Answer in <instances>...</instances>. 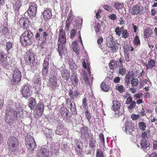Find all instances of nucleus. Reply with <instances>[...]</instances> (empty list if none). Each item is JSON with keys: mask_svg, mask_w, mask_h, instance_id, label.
I'll return each mask as SVG.
<instances>
[{"mask_svg": "<svg viewBox=\"0 0 157 157\" xmlns=\"http://www.w3.org/2000/svg\"><path fill=\"white\" fill-rule=\"evenodd\" d=\"M76 41H74L72 44V46H74L73 47H72V49L74 50V51L75 52V53L78 54H79V49L78 48L76 45Z\"/></svg>", "mask_w": 157, "mask_h": 157, "instance_id": "obj_47", "label": "nucleus"}, {"mask_svg": "<svg viewBox=\"0 0 157 157\" xmlns=\"http://www.w3.org/2000/svg\"><path fill=\"white\" fill-rule=\"evenodd\" d=\"M31 87L29 84L24 85L22 88L21 93L23 96L26 98L30 97L32 94Z\"/></svg>", "mask_w": 157, "mask_h": 157, "instance_id": "obj_8", "label": "nucleus"}, {"mask_svg": "<svg viewBox=\"0 0 157 157\" xmlns=\"http://www.w3.org/2000/svg\"><path fill=\"white\" fill-rule=\"evenodd\" d=\"M33 35V34L30 29L25 31L20 37L21 44L25 47L31 45Z\"/></svg>", "mask_w": 157, "mask_h": 157, "instance_id": "obj_1", "label": "nucleus"}, {"mask_svg": "<svg viewBox=\"0 0 157 157\" xmlns=\"http://www.w3.org/2000/svg\"><path fill=\"white\" fill-rule=\"evenodd\" d=\"M124 59L121 57H120L119 59L116 61L117 66L119 67H123V63L124 62Z\"/></svg>", "mask_w": 157, "mask_h": 157, "instance_id": "obj_46", "label": "nucleus"}, {"mask_svg": "<svg viewBox=\"0 0 157 157\" xmlns=\"http://www.w3.org/2000/svg\"><path fill=\"white\" fill-rule=\"evenodd\" d=\"M43 112L40 110H37L36 109H35L34 116L36 118L40 117L43 113Z\"/></svg>", "mask_w": 157, "mask_h": 157, "instance_id": "obj_41", "label": "nucleus"}, {"mask_svg": "<svg viewBox=\"0 0 157 157\" xmlns=\"http://www.w3.org/2000/svg\"><path fill=\"white\" fill-rule=\"evenodd\" d=\"M59 150V145L58 144H52L50 150L51 152L56 153V151Z\"/></svg>", "mask_w": 157, "mask_h": 157, "instance_id": "obj_32", "label": "nucleus"}, {"mask_svg": "<svg viewBox=\"0 0 157 157\" xmlns=\"http://www.w3.org/2000/svg\"><path fill=\"white\" fill-rule=\"evenodd\" d=\"M18 23L21 28L26 30H28L31 24L30 21L29 19L25 17L21 18L19 21Z\"/></svg>", "mask_w": 157, "mask_h": 157, "instance_id": "obj_9", "label": "nucleus"}, {"mask_svg": "<svg viewBox=\"0 0 157 157\" xmlns=\"http://www.w3.org/2000/svg\"><path fill=\"white\" fill-rule=\"evenodd\" d=\"M141 148L146 153H149L150 151V143L146 139H142L140 141Z\"/></svg>", "mask_w": 157, "mask_h": 157, "instance_id": "obj_10", "label": "nucleus"}, {"mask_svg": "<svg viewBox=\"0 0 157 157\" xmlns=\"http://www.w3.org/2000/svg\"><path fill=\"white\" fill-rule=\"evenodd\" d=\"M108 17L111 20L113 21H115L117 19L116 15L113 13L109 15Z\"/></svg>", "mask_w": 157, "mask_h": 157, "instance_id": "obj_64", "label": "nucleus"}, {"mask_svg": "<svg viewBox=\"0 0 157 157\" xmlns=\"http://www.w3.org/2000/svg\"><path fill=\"white\" fill-rule=\"evenodd\" d=\"M25 144L28 149L33 150L35 148L36 145L34 138L32 136H30L29 138L26 139Z\"/></svg>", "mask_w": 157, "mask_h": 157, "instance_id": "obj_11", "label": "nucleus"}, {"mask_svg": "<svg viewBox=\"0 0 157 157\" xmlns=\"http://www.w3.org/2000/svg\"><path fill=\"white\" fill-rule=\"evenodd\" d=\"M71 79L72 84L74 86L77 85L78 79L76 76H72L71 77Z\"/></svg>", "mask_w": 157, "mask_h": 157, "instance_id": "obj_39", "label": "nucleus"}, {"mask_svg": "<svg viewBox=\"0 0 157 157\" xmlns=\"http://www.w3.org/2000/svg\"><path fill=\"white\" fill-rule=\"evenodd\" d=\"M112 36H109L106 39L107 46L111 48V50L113 52H116L118 49L117 45L113 40Z\"/></svg>", "mask_w": 157, "mask_h": 157, "instance_id": "obj_6", "label": "nucleus"}, {"mask_svg": "<svg viewBox=\"0 0 157 157\" xmlns=\"http://www.w3.org/2000/svg\"><path fill=\"white\" fill-rule=\"evenodd\" d=\"M139 81L137 78H133L131 81V83L132 87L137 86L139 84Z\"/></svg>", "mask_w": 157, "mask_h": 157, "instance_id": "obj_51", "label": "nucleus"}, {"mask_svg": "<svg viewBox=\"0 0 157 157\" xmlns=\"http://www.w3.org/2000/svg\"><path fill=\"white\" fill-rule=\"evenodd\" d=\"M21 2V0H13L12 3L13 9L15 13H19L22 6Z\"/></svg>", "mask_w": 157, "mask_h": 157, "instance_id": "obj_13", "label": "nucleus"}, {"mask_svg": "<svg viewBox=\"0 0 157 157\" xmlns=\"http://www.w3.org/2000/svg\"><path fill=\"white\" fill-rule=\"evenodd\" d=\"M96 141L95 138H91L89 141L90 147L91 149L94 151L96 147Z\"/></svg>", "mask_w": 157, "mask_h": 157, "instance_id": "obj_28", "label": "nucleus"}, {"mask_svg": "<svg viewBox=\"0 0 157 157\" xmlns=\"http://www.w3.org/2000/svg\"><path fill=\"white\" fill-rule=\"evenodd\" d=\"M109 66L110 69L114 70L117 67L116 61L114 59L111 60L109 63Z\"/></svg>", "mask_w": 157, "mask_h": 157, "instance_id": "obj_34", "label": "nucleus"}, {"mask_svg": "<svg viewBox=\"0 0 157 157\" xmlns=\"http://www.w3.org/2000/svg\"><path fill=\"white\" fill-rule=\"evenodd\" d=\"M41 34H42L41 37L43 36V38L45 40H42L40 44V47L42 48H44L43 44L45 42V40H46L47 39L46 37L48 36V35L47 32H45L44 29L42 28H40L38 29V32L36 33L35 36L36 39L38 41H39L40 40V37Z\"/></svg>", "mask_w": 157, "mask_h": 157, "instance_id": "obj_4", "label": "nucleus"}, {"mask_svg": "<svg viewBox=\"0 0 157 157\" xmlns=\"http://www.w3.org/2000/svg\"><path fill=\"white\" fill-rule=\"evenodd\" d=\"M103 8L105 10L110 12L112 11L113 9L112 8L107 5H104L103 6Z\"/></svg>", "mask_w": 157, "mask_h": 157, "instance_id": "obj_58", "label": "nucleus"}, {"mask_svg": "<svg viewBox=\"0 0 157 157\" xmlns=\"http://www.w3.org/2000/svg\"><path fill=\"white\" fill-rule=\"evenodd\" d=\"M75 149L78 156H80V157H82L83 156V155L82 154V150L80 145L77 144L76 147L75 148Z\"/></svg>", "mask_w": 157, "mask_h": 157, "instance_id": "obj_37", "label": "nucleus"}, {"mask_svg": "<svg viewBox=\"0 0 157 157\" xmlns=\"http://www.w3.org/2000/svg\"><path fill=\"white\" fill-rule=\"evenodd\" d=\"M24 59L26 63L31 66L36 65L34 63L35 57L33 54L30 52H27L24 56Z\"/></svg>", "mask_w": 157, "mask_h": 157, "instance_id": "obj_7", "label": "nucleus"}, {"mask_svg": "<svg viewBox=\"0 0 157 157\" xmlns=\"http://www.w3.org/2000/svg\"><path fill=\"white\" fill-rule=\"evenodd\" d=\"M66 104L67 107L69 109L72 114H76L77 113V109L75 103L70 100V99H67L66 101Z\"/></svg>", "mask_w": 157, "mask_h": 157, "instance_id": "obj_12", "label": "nucleus"}, {"mask_svg": "<svg viewBox=\"0 0 157 157\" xmlns=\"http://www.w3.org/2000/svg\"><path fill=\"white\" fill-rule=\"evenodd\" d=\"M113 103L112 109L114 111H116L120 109L121 103L119 101L114 100L113 101Z\"/></svg>", "mask_w": 157, "mask_h": 157, "instance_id": "obj_24", "label": "nucleus"}, {"mask_svg": "<svg viewBox=\"0 0 157 157\" xmlns=\"http://www.w3.org/2000/svg\"><path fill=\"white\" fill-rule=\"evenodd\" d=\"M133 43L136 46L140 45V38L138 36H136L134 39Z\"/></svg>", "mask_w": 157, "mask_h": 157, "instance_id": "obj_42", "label": "nucleus"}, {"mask_svg": "<svg viewBox=\"0 0 157 157\" xmlns=\"http://www.w3.org/2000/svg\"><path fill=\"white\" fill-rule=\"evenodd\" d=\"M124 29V28H117L115 30V32L116 34L118 36H120L122 33V32Z\"/></svg>", "mask_w": 157, "mask_h": 157, "instance_id": "obj_56", "label": "nucleus"}, {"mask_svg": "<svg viewBox=\"0 0 157 157\" xmlns=\"http://www.w3.org/2000/svg\"><path fill=\"white\" fill-rule=\"evenodd\" d=\"M49 61V56H48L45 58L44 60V63L43 64V67H48Z\"/></svg>", "mask_w": 157, "mask_h": 157, "instance_id": "obj_49", "label": "nucleus"}, {"mask_svg": "<svg viewBox=\"0 0 157 157\" xmlns=\"http://www.w3.org/2000/svg\"><path fill=\"white\" fill-rule=\"evenodd\" d=\"M114 6L116 10H119L124 7V4L119 2H116L114 4Z\"/></svg>", "mask_w": 157, "mask_h": 157, "instance_id": "obj_36", "label": "nucleus"}, {"mask_svg": "<svg viewBox=\"0 0 157 157\" xmlns=\"http://www.w3.org/2000/svg\"><path fill=\"white\" fill-rule=\"evenodd\" d=\"M153 31L151 29L149 28L146 29L144 32V38L147 39L149 38L152 34Z\"/></svg>", "mask_w": 157, "mask_h": 157, "instance_id": "obj_23", "label": "nucleus"}, {"mask_svg": "<svg viewBox=\"0 0 157 157\" xmlns=\"http://www.w3.org/2000/svg\"><path fill=\"white\" fill-rule=\"evenodd\" d=\"M50 85L53 89H55L57 85V80L56 78H50L49 80Z\"/></svg>", "mask_w": 157, "mask_h": 157, "instance_id": "obj_29", "label": "nucleus"}, {"mask_svg": "<svg viewBox=\"0 0 157 157\" xmlns=\"http://www.w3.org/2000/svg\"><path fill=\"white\" fill-rule=\"evenodd\" d=\"M96 157H104L102 151L100 149H98L97 151Z\"/></svg>", "mask_w": 157, "mask_h": 157, "instance_id": "obj_53", "label": "nucleus"}, {"mask_svg": "<svg viewBox=\"0 0 157 157\" xmlns=\"http://www.w3.org/2000/svg\"><path fill=\"white\" fill-rule=\"evenodd\" d=\"M19 144L17 138L15 136H10L7 140V145L9 151L15 152L17 151Z\"/></svg>", "mask_w": 157, "mask_h": 157, "instance_id": "obj_2", "label": "nucleus"}, {"mask_svg": "<svg viewBox=\"0 0 157 157\" xmlns=\"http://www.w3.org/2000/svg\"><path fill=\"white\" fill-rule=\"evenodd\" d=\"M36 104L35 99L32 97L30 98L29 99L28 106L31 109H34Z\"/></svg>", "mask_w": 157, "mask_h": 157, "instance_id": "obj_25", "label": "nucleus"}, {"mask_svg": "<svg viewBox=\"0 0 157 157\" xmlns=\"http://www.w3.org/2000/svg\"><path fill=\"white\" fill-rule=\"evenodd\" d=\"M64 44L59 43L58 44V48L57 50L59 53V55L62 56L64 54V52L66 50V48L64 47Z\"/></svg>", "mask_w": 157, "mask_h": 157, "instance_id": "obj_21", "label": "nucleus"}, {"mask_svg": "<svg viewBox=\"0 0 157 157\" xmlns=\"http://www.w3.org/2000/svg\"><path fill=\"white\" fill-rule=\"evenodd\" d=\"M43 17L45 20L51 18L52 17V12L49 10H45L43 13Z\"/></svg>", "mask_w": 157, "mask_h": 157, "instance_id": "obj_27", "label": "nucleus"}, {"mask_svg": "<svg viewBox=\"0 0 157 157\" xmlns=\"http://www.w3.org/2000/svg\"><path fill=\"white\" fill-rule=\"evenodd\" d=\"M12 75L13 84L14 85H17L21 81L22 77L21 72L19 69L16 68L13 72Z\"/></svg>", "mask_w": 157, "mask_h": 157, "instance_id": "obj_5", "label": "nucleus"}, {"mask_svg": "<svg viewBox=\"0 0 157 157\" xmlns=\"http://www.w3.org/2000/svg\"><path fill=\"white\" fill-rule=\"evenodd\" d=\"M68 95L71 100H73L75 98H77L80 94L79 91L77 90L70 89L68 91Z\"/></svg>", "mask_w": 157, "mask_h": 157, "instance_id": "obj_19", "label": "nucleus"}, {"mask_svg": "<svg viewBox=\"0 0 157 157\" xmlns=\"http://www.w3.org/2000/svg\"><path fill=\"white\" fill-rule=\"evenodd\" d=\"M142 7L138 5H134L131 8V13L132 15L140 14L142 11Z\"/></svg>", "mask_w": 157, "mask_h": 157, "instance_id": "obj_17", "label": "nucleus"}, {"mask_svg": "<svg viewBox=\"0 0 157 157\" xmlns=\"http://www.w3.org/2000/svg\"><path fill=\"white\" fill-rule=\"evenodd\" d=\"M122 37L124 38H127L129 36L127 30L123 29L122 32Z\"/></svg>", "mask_w": 157, "mask_h": 157, "instance_id": "obj_54", "label": "nucleus"}, {"mask_svg": "<svg viewBox=\"0 0 157 157\" xmlns=\"http://www.w3.org/2000/svg\"><path fill=\"white\" fill-rule=\"evenodd\" d=\"M95 31L96 33H99L100 32V29L101 28V25L98 22H97L95 23Z\"/></svg>", "mask_w": 157, "mask_h": 157, "instance_id": "obj_52", "label": "nucleus"}, {"mask_svg": "<svg viewBox=\"0 0 157 157\" xmlns=\"http://www.w3.org/2000/svg\"><path fill=\"white\" fill-rule=\"evenodd\" d=\"M80 132L82 134L85 136L88 134V128L87 127L84 126L81 128Z\"/></svg>", "mask_w": 157, "mask_h": 157, "instance_id": "obj_45", "label": "nucleus"}, {"mask_svg": "<svg viewBox=\"0 0 157 157\" xmlns=\"http://www.w3.org/2000/svg\"><path fill=\"white\" fill-rule=\"evenodd\" d=\"M101 88L104 91L107 92L109 89V87L108 85H107L105 82H102L101 85Z\"/></svg>", "mask_w": 157, "mask_h": 157, "instance_id": "obj_40", "label": "nucleus"}, {"mask_svg": "<svg viewBox=\"0 0 157 157\" xmlns=\"http://www.w3.org/2000/svg\"><path fill=\"white\" fill-rule=\"evenodd\" d=\"M123 48H124V53H129L128 51H132L134 50V48L132 46H130L128 44L127 42H125L123 44Z\"/></svg>", "mask_w": 157, "mask_h": 157, "instance_id": "obj_22", "label": "nucleus"}, {"mask_svg": "<svg viewBox=\"0 0 157 157\" xmlns=\"http://www.w3.org/2000/svg\"><path fill=\"white\" fill-rule=\"evenodd\" d=\"M122 129L126 134L134 136L133 132H134V124L131 121H126Z\"/></svg>", "mask_w": 157, "mask_h": 157, "instance_id": "obj_3", "label": "nucleus"}, {"mask_svg": "<svg viewBox=\"0 0 157 157\" xmlns=\"http://www.w3.org/2000/svg\"><path fill=\"white\" fill-rule=\"evenodd\" d=\"M65 111L66 109H61L60 113L61 114L63 117L64 118L67 119L68 118L69 113L68 112H66Z\"/></svg>", "mask_w": 157, "mask_h": 157, "instance_id": "obj_44", "label": "nucleus"}, {"mask_svg": "<svg viewBox=\"0 0 157 157\" xmlns=\"http://www.w3.org/2000/svg\"><path fill=\"white\" fill-rule=\"evenodd\" d=\"M124 56L125 61L127 62H128L130 61V57L129 53H124Z\"/></svg>", "mask_w": 157, "mask_h": 157, "instance_id": "obj_63", "label": "nucleus"}, {"mask_svg": "<svg viewBox=\"0 0 157 157\" xmlns=\"http://www.w3.org/2000/svg\"><path fill=\"white\" fill-rule=\"evenodd\" d=\"M13 44V43L10 41L6 43V50L8 53L9 52L10 50L12 48Z\"/></svg>", "mask_w": 157, "mask_h": 157, "instance_id": "obj_48", "label": "nucleus"}, {"mask_svg": "<svg viewBox=\"0 0 157 157\" xmlns=\"http://www.w3.org/2000/svg\"><path fill=\"white\" fill-rule=\"evenodd\" d=\"M130 104V105L128 107V109H133L136 106V102L134 101H133Z\"/></svg>", "mask_w": 157, "mask_h": 157, "instance_id": "obj_57", "label": "nucleus"}, {"mask_svg": "<svg viewBox=\"0 0 157 157\" xmlns=\"http://www.w3.org/2000/svg\"><path fill=\"white\" fill-rule=\"evenodd\" d=\"M58 41L60 42L59 43L63 44H65L66 42V33L63 29H61L59 31Z\"/></svg>", "mask_w": 157, "mask_h": 157, "instance_id": "obj_20", "label": "nucleus"}, {"mask_svg": "<svg viewBox=\"0 0 157 157\" xmlns=\"http://www.w3.org/2000/svg\"><path fill=\"white\" fill-rule=\"evenodd\" d=\"M115 89L118 90L119 92L122 93L125 91V88L122 85H120L119 84H117L115 87Z\"/></svg>", "mask_w": 157, "mask_h": 157, "instance_id": "obj_35", "label": "nucleus"}, {"mask_svg": "<svg viewBox=\"0 0 157 157\" xmlns=\"http://www.w3.org/2000/svg\"><path fill=\"white\" fill-rule=\"evenodd\" d=\"M138 126L139 129L142 131L145 130L146 128V124L143 122H140L138 123Z\"/></svg>", "mask_w": 157, "mask_h": 157, "instance_id": "obj_38", "label": "nucleus"}, {"mask_svg": "<svg viewBox=\"0 0 157 157\" xmlns=\"http://www.w3.org/2000/svg\"><path fill=\"white\" fill-rule=\"evenodd\" d=\"M76 31L74 29H72L70 32L71 38L73 39L76 35Z\"/></svg>", "mask_w": 157, "mask_h": 157, "instance_id": "obj_60", "label": "nucleus"}, {"mask_svg": "<svg viewBox=\"0 0 157 157\" xmlns=\"http://www.w3.org/2000/svg\"><path fill=\"white\" fill-rule=\"evenodd\" d=\"M44 106L42 102L39 103L35 106V109L37 110L43 111L44 112Z\"/></svg>", "mask_w": 157, "mask_h": 157, "instance_id": "obj_33", "label": "nucleus"}, {"mask_svg": "<svg viewBox=\"0 0 157 157\" xmlns=\"http://www.w3.org/2000/svg\"><path fill=\"white\" fill-rule=\"evenodd\" d=\"M28 9V13L31 16L35 17L36 13V5L34 3H31Z\"/></svg>", "mask_w": 157, "mask_h": 157, "instance_id": "obj_18", "label": "nucleus"}, {"mask_svg": "<svg viewBox=\"0 0 157 157\" xmlns=\"http://www.w3.org/2000/svg\"><path fill=\"white\" fill-rule=\"evenodd\" d=\"M5 121L9 125L11 126L13 123L16 122V119L14 117L6 116Z\"/></svg>", "mask_w": 157, "mask_h": 157, "instance_id": "obj_26", "label": "nucleus"}, {"mask_svg": "<svg viewBox=\"0 0 157 157\" xmlns=\"http://www.w3.org/2000/svg\"><path fill=\"white\" fill-rule=\"evenodd\" d=\"M5 113L6 116V117H14V118H16L17 116V111H15L12 107H9V106L8 107V108L6 110Z\"/></svg>", "mask_w": 157, "mask_h": 157, "instance_id": "obj_15", "label": "nucleus"}, {"mask_svg": "<svg viewBox=\"0 0 157 157\" xmlns=\"http://www.w3.org/2000/svg\"><path fill=\"white\" fill-rule=\"evenodd\" d=\"M87 100L86 98H84L82 99V106L84 108H86L87 106Z\"/></svg>", "mask_w": 157, "mask_h": 157, "instance_id": "obj_59", "label": "nucleus"}, {"mask_svg": "<svg viewBox=\"0 0 157 157\" xmlns=\"http://www.w3.org/2000/svg\"><path fill=\"white\" fill-rule=\"evenodd\" d=\"M62 75L63 79L67 80L70 77V74L68 71L64 70L62 72Z\"/></svg>", "mask_w": 157, "mask_h": 157, "instance_id": "obj_31", "label": "nucleus"}, {"mask_svg": "<svg viewBox=\"0 0 157 157\" xmlns=\"http://www.w3.org/2000/svg\"><path fill=\"white\" fill-rule=\"evenodd\" d=\"M8 60L6 54L2 51H0V64L3 67L8 64Z\"/></svg>", "mask_w": 157, "mask_h": 157, "instance_id": "obj_14", "label": "nucleus"}, {"mask_svg": "<svg viewBox=\"0 0 157 157\" xmlns=\"http://www.w3.org/2000/svg\"><path fill=\"white\" fill-rule=\"evenodd\" d=\"M119 72L120 74L122 75H125L126 73V69L123 67L119 68Z\"/></svg>", "mask_w": 157, "mask_h": 157, "instance_id": "obj_55", "label": "nucleus"}, {"mask_svg": "<svg viewBox=\"0 0 157 157\" xmlns=\"http://www.w3.org/2000/svg\"><path fill=\"white\" fill-rule=\"evenodd\" d=\"M37 155L38 157H50L49 151L45 148H41L38 151Z\"/></svg>", "mask_w": 157, "mask_h": 157, "instance_id": "obj_16", "label": "nucleus"}, {"mask_svg": "<svg viewBox=\"0 0 157 157\" xmlns=\"http://www.w3.org/2000/svg\"><path fill=\"white\" fill-rule=\"evenodd\" d=\"M99 139L100 140L101 142L103 144V145L105 144V139L103 134L101 133L99 135Z\"/></svg>", "mask_w": 157, "mask_h": 157, "instance_id": "obj_61", "label": "nucleus"}, {"mask_svg": "<svg viewBox=\"0 0 157 157\" xmlns=\"http://www.w3.org/2000/svg\"><path fill=\"white\" fill-rule=\"evenodd\" d=\"M87 109H86V111L85 112V114L86 117L88 120V121L89 122V124H90L91 122L90 121L91 118V116L90 112L88 111Z\"/></svg>", "mask_w": 157, "mask_h": 157, "instance_id": "obj_50", "label": "nucleus"}, {"mask_svg": "<svg viewBox=\"0 0 157 157\" xmlns=\"http://www.w3.org/2000/svg\"><path fill=\"white\" fill-rule=\"evenodd\" d=\"M147 68H152L155 65V60L150 59L148 61L147 64L146 63Z\"/></svg>", "mask_w": 157, "mask_h": 157, "instance_id": "obj_30", "label": "nucleus"}, {"mask_svg": "<svg viewBox=\"0 0 157 157\" xmlns=\"http://www.w3.org/2000/svg\"><path fill=\"white\" fill-rule=\"evenodd\" d=\"M131 117L133 120L135 121L139 118L140 116L138 114H133L131 115Z\"/></svg>", "mask_w": 157, "mask_h": 157, "instance_id": "obj_62", "label": "nucleus"}, {"mask_svg": "<svg viewBox=\"0 0 157 157\" xmlns=\"http://www.w3.org/2000/svg\"><path fill=\"white\" fill-rule=\"evenodd\" d=\"M82 65L83 67L85 68L86 69L87 71L88 72L89 74L90 75V76L91 75V71L90 69V64H89L88 63H87V66L86 65V62L85 61H83L82 62Z\"/></svg>", "mask_w": 157, "mask_h": 157, "instance_id": "obj_43", "label": "nucleus"}]
</instances>
